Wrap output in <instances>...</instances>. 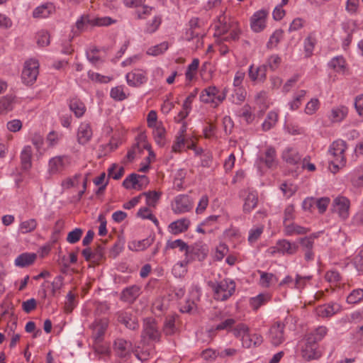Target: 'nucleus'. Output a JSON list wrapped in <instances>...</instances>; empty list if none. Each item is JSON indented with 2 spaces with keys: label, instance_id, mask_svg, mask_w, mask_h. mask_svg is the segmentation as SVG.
<instances>
[{
  "label": "nucleus",
  "instance_id": "nucleus-13",
  "mask_svg": "<svg viewBox=\"0 0 363 363\" xmlns=\"http://www.w3.org/2000/svg\"><path fill=\"white\" fill-rule=\"evenodd\" d=\"M92 135L93 131L91 125L86 122L81 123L77 130V142L80 145H86L90 141Z\"/></svg>",
  "mask_w": 363,
  "mask_h": 363
},
{
  "label": "nucleus",
  "instance_id": "nucleus-35",
  "mask_svg": "<svg viewBox=\"0 0 363 363\" xmlns=\"http://www.w3.org/2000/svg\"><path fill=\"white\" fill-rule=\"evenodd\" d=\"M329 66L335 72L342 74L345 73L347 70L345 60L342 56L333 57L329 62Z\"/></svg>",
  "mask_w": 363,
  "mask_h": 363
},
{
  "label": "nucleus",
  "instance_id": "nucleus-34",
  "mask_svg": "<svg viewBox=\"0 0 363 363\" xmlns=\"http://www.w3.org/2000/svg\"><path fill=\"white\" fill-rule=\"evenodd\" d=\"M153 238H145L142 240H133L128 243V248L133 251H142L152 245Z\"/></svg>",
  "mask_w": 363,
  "mask_h": 363
},
{
  "label": "nucleus",
  "instance_id": "nucleus-58",
  "mask_svg": "<svg viewBox=\"0 0 363 363\" xmlns=\"http://www.w3.org/2000/svg\"><path fill=\"white\" fill-rule=\"evenodd\" d=\"M82 177V174H75L73 177L67 178L62 183V185L65 189H69L77 186L79 184V179Z\"/></svg>",
  "mask_w": 363,
  "mask_h": 363
},
{
  "label": "nucleus",
  "instance_id": "nucleus-54",
  "mask_svg": "<svg viewBox=\"0 0 363 363\" xmlns=\"http://www.w3.org/2000/svg\"><path fill=\"white\" fill-rule=\"evenodd\" d=\"M187 264L188 261H183L174 264L172 268V272L174 276L177 277H183L186 272Z\"/></svg>",
  "mask_w": 363,
  "mask_h": 363
},
{
  "label": "nucleus",
  "instance_id": "nucleus-37",
  "mask_svg": "<svg viewBox=\"0 0 363 363\" xmlns=\"http://www.w3.org/2000/svg\"><path fill=\"white\" fill-rule=\"evenodd\" d=\"M260 274V279L259 284L262 287L269 288L272 284L276 283L278 281L277 277L272 274L262 271H258Z\"/></svg>",
  "mask_w": 363,
  "mask_h": 363
},
{
  "label": "nucleus",
  "instance_id": "nucleus-55",
  "mask_svg": "<svg viewBox=\"0 0 363 363\" xmlns=\"http://www.w3.org/2000/svg\"><path fill=\"white\" fill-rule=\"evenodd\" d=\"M138 174L133 173L130 174L123 182V186L125 189H137V184H138Z\"/></svg>",
  "mask_w": 363,
  "mask_h": 363
},
{
  "label": "nucleus",
  "instance_id": "nucleus-17",
  "mask_svg": "<svg viewBox=\"0 0 363 363\" xmlns=\"http://www.w3.org/2000/svg\"><path fill=\"white\" fill-rule=\"evenodd\" d=\"M249 77L252 81L264 82L267 78V65L255 67L253 65L249 67Z\"/></svg>",
  "mask_w": 363,
  "mask_h": 363
},
{
  "label": "nucleus",
  "instance_id": "nucleus-29",
  "mask_svg": "<svg viewBox=\"0 0 363 363\" xmlns=\"http://www.w3.org/2000/svg\"><path fill=\"white\" fill-rule=\"evenodd\" d=\"M258 203V196L255 191L248 192L245 199L243 204V211L245 213H250L255 209Z\"/></svg>",
  "mask_w": 363,
  "mask_h": 363
},
{
  "label": "nucleus",
  "instance_id": "nucleus-41",
  "mask_svg": "<svg viewBox=\"0 0 363 363\" xmlns=\"http://www.w3.org/2000/svg\"><path fill=\"white\" fill-rule=\"evenodd\" d=\"M167 309V301L164 298H158L152 303V311L157 315H160Z\"/></svg>",
  "mask_w": 363,
  "mask_h": 363
},
{
  "label": "nucleus",
  "instance_id": "nucleus-42",
  "mask_svg": "<svg viewBox=\"0 0 363 363\" xmlns=\"http://www.w3.org/2000/svg\"><path fill=\"white\" fill-rule=\"evenodd\" d=\"M140 287L138 286H131L126 288L122 292V296L125 301H132L136 298L140 294Z\"/></svg>",
  "mask_w": 363,
  "mask_h": 363
},
{
  "label": "nucleus",
  "instance_id": "nucleus-63",
  "mask_svg": "<svg viewBox=\"0 0 363 363\" xmlns=\"http://www.w3.org/2000/svg\"><path fill=\"white\" fill-rule=\"evenodd\" d=\"M281 62V57L277 55L270 56L267 61V67H269L272 71H275Z\"/></svg>",
  "mask_w": 363,
  "mask_h": 363
},
{
  "label": "nucleus",
  "instance_id": "nucleus-59",
  "mask_svg": "<svg viewBox=\"0 0 363 363\" xmlns=\"http://www.w3.org/2000/svg\"><path fill=\"white\" fill-rule=\"evenodd\" d=\"M82 233L83 231L81 228H75L74 230L68 233L67 237V241L69 243L74 244L80 240Z\"/></svg>",
  "mask_w": 363,
  "mask_h": 363
},
{
  "label": "nucleus",
  "instance_id": "nucleus-15",
  "mask_svg": "<svg viewBox=\"0 0 363 363\" xmlns=\"http://www.w3.org/2000/svg\"><path fill=\"white\" fill-rule=\"evenodd\" d=\"M267 13L264 10H260L254 13L251 18V28L255 32L262 31L266 26Z\"/></svg>",
  "mask_w": 363,
  "mask_h": 363
},
{
  "label": "nucleus",
  "instance_id": "nucleus-48",
  "mask_svg": "<svg viewBox=\"0 0 363 363\" xmlns=\"http://www.w3.org/2000/svg\"><path fill=\"white\" fill-rule=\"evenodd\" d=\"M363 299V289H354L347 297V302L350 304H355Z\"/></svg>",
  "mask_w": 363,
  "mask_h": 363
},
{
  "label": "nucleus",
  "instance_id": "nucleus-33",
  "mask_svg": "<svg viewBox=\"0 0 363 363\" xmlns=\"http://www.w3.org/2000/svg\"><path fill=\"white\" fill-rule=\"evenodd\" d=\"M36 258L34 253H23L15 259V264L21 267H25L33 264Z\"/></svg>",
  "mask_w": 363,
  "mask_h": 363
},
{
  "label": "nucleus",
  "instance_id": "nucleus-12",
  "mask_svg": "<svg viewBox=\"0 0 363 363\" xmlns=\"http://www.w3.org/2000/svg\"><path fill=\"white\" fill-rule=\"evenodd\" d=\"M192 207V202L186 195L177 196L172 203V211L177 214L188 212Z\"/></svg>",
  "mask_w": 363,
  "mask_h": 363
},
{
  "label": "nucleus",
  "instance_id": "nucleus-44",
  "mask_svg": "<svg viewBox=\"0 0 363 363\" xmlns=\"http://www.w3.org/2000/svg\"><path fill=\"white\" fill-rule=\"evenodd\" d=\"M278 114L276 112L270 111L262 123V129L264 131L270 130L277 122Z\"/></svg>",
  "mask_w": 363,
  "mask_h": 363
},
{
  "label": "nucleus",
  "instance_id": "nucleus-46",
  "mask_svg": "<svg viewBox=\"0 0 363 363\" xmlns=\"http://www.w3.org/2000/svg\"><path fill=\"white\" fill-rule=\"evenodd\" d=\"M153 10L152 7L143 4L135 10V13L138 19H146L148 16H152Z\"/></svg>",
  "mask_w": 363,
  "mask_h": 363
},
{
  "label": "nucleus",
  "instance_id": "nucleus-7",
  "mask_svg": "<svg viewBox=\"0 0 363 363\" xmlns=\"http://www.w3.org/2000/svg\"><path fill=\"white\" fill-rule=\"evenodd\" d=\"M71 163V158L68 155L56 156L51 158L48 163V171L51 174L62 172Z\"/></svg>",
  "mask_w": 363,
  "mask_h": 363
},
{
  "label": "nucleus",
  "instance_id": "nucleus-47",
  "mask_svg": "<svg viewBox=\"0 0 363 363\" xmlns=\"http://www.w3.org/2000/svg\"><path fill=\"white\" fill-rule=\"evenodd\" d=\"M169 48L167 42H162L155 46L148 48L147 54L150 55L157 56L164 52Z\"/></svg>",
  "mask_w": 363,
  "mask_h": 363
},
{
  "label": "nucleus",
  "instance_id": "nucleus-50",
  "mask_svg": "<svg viewBox=\"0 0 363 363\" xmlns=\"http://www.w3.org/2000/svg\"><path fill=\"white\" fill-rule=\"evenodd\" d=\"M142 196L146 197V203L148 206H155L156 203L160 199V193L157 191H147L141 194Z\"/></svg>",
  "mask_w": 363,
  "mask_h": 363
},
{
  "label": "nucleus",
  "instance_id": "nucleus-52",
  "mask_svg": "<svg viewBox=\"0 0 363 363\" xmlns=\"http://www.w3.org/2000/svg\"><path fill=\"white\" fill-rule=\"evenodd\" d=\"M199 65V60L194 59L192 62L188 66L185 73L186 78L188 81H191L198 69Z\"/></svg>",
  "mask_w": 363,
  "mask_h": 363
},
{
  "label": "nucleus",
  "instance_id": "nucleus-57",
  "mask_svg": "<svg viewBox=\"0 0 363 363\" xmlns=\"http://www.w3.org/2000/svg\"><path fill=\"white\" fill-rule=\"evenodd\" d=\"M191 252L197 256L199 260H203L208 252V249L206 245H196L192 248Z\"/></svg>",
  "mask_w": 363,
  "mask_h": 363
},
{
  "label": "nucleus",
  "instance_id": "nucleus-6",
  "mask_svg": "<svg viewBox=\"0 0 363 363\" xmlns=\"http://www.w3.org/2000/svg\"><path fill=\"white\" fill-rule=\"evenodd\" d=\"M160 336L161 334L155 320L152 318H145L143 323L142 338L147 337L152 341L157 342L160 340Z\"/></svg>",
  "mask_w": 363,
  "mask_h": 363
},
{
  "label": "nucleus",
  "instance_id": "nucleus-11",
  "mask_svg": "<svg viewBox=\"0 0 363 363\" xmlns=\"http://www.w3.org/2000/svg\"><path fill=\"white\" fill-rule=\"evenodd\" d=\"M350 201L344 196H338L335 198L333 203V211L337 213L339 217L345 220L349 216Z\"/></svg>",
  "mask_w": 363,
  "mask_h": 363
},
{
  "label": "nucleus",
  "instance_id": "nucleus-21",
  "mask_svg": "<svg viewBox=\"0 0 363 363\" xmlns=\"http://www.w3.org/2000/svg\"><path fill=\"white\" fill-rule=\"evenodd\" d=\"M190 225V220L184 218L175 220L169 225V232L173 235H178L186 232Z\"/></svg>",
  "mask_w": 363,
  "mask_h": 363
},
{
  "label": "nucleus",
  "instance_id": "nucleus-51",
  "mask_svg": "<svg viewBox=\"0 0 363 363\" xmlns=\"http://www.w3.org/2000/svg\"><path fill=\"white\" fill-rule=\"evenodd\" d=\"M264 230L263 225L256 226L249 231L248 241L252 244L257 241Z\"/></svg>",
  "mask_w": 363,
  "mask_h": 363
},
{
  "label": "nucleus",
  "instance_id": "nucleus-4",
  "mask_svg": "<svg viewBox=\"0 0 363 363\" xmlns=\"http://www.w3.org/2000/svg\"><path fill=\"white\" fill-rule=\"evenodd\" d=\"M226 97V92L223 91L220 93L218 89L214 86H208L203 89L200 95V99L206 104H211L213 106L216 107L222 103Z\"/></svg>",
  "mask_w": 363,
  "mask_h": 363
},
{
  "label": "nucleus",
  "instance_id": "nucleus-10",
  "mask_svg": "<svg viewBox=\"0 0 363 363\" xmlns=\"http://www.w3.org/2000/svg\"><path fill=\"white\" fill-rule=\"evenodd\" d=\"M302 356L306 360H312L321 356L318 344L312 336H307L305 347L302 350Z\"/></svg>",
  "mask_w": 363,
  "mask_h": 363
},
{
  "label": "nucleus",
  "instance_id": "nucleus-32",
  "mask_svg": "<svg viewBox=\"0 0 363 363\" xmlns=\"http://www.w3.org/2000/svg\"><path fill=\"white\" fill-rule=\"evenodd\" d=\"M149 144L145 142H137L135 144H134L132 147L128 151L127 155H126V160L128 162H132L135 157V155L138 153H140L143 148H148Z\"/></svg>",
  "mask_w": 363,
  "mask_h": 363
},
{
  "label": "nucleus",
  "instance_id": "nucleus-8",
  "mask_svg": "<svg viewBox=\"0 0 363 363\" xmlns=\"http://www.w3.org/2000/svg\"><path fill=\"white\" fill-rule=\"evenodd\" d=\"M284 329L285 325L281 322H277L271 326L269 330V338L273 345L278 346L284 341Z\"/></svg>",
  "mask_w": 363,
  "mask_h": 363
},
{
  "label": "nucleus",
  "instance_id": "nucleus-18",
  "mask_svg": "<svg viewBox=\"0 0 363 363\" xmlns=\"http://www.w3.org/2000/svg\"><path fill=\"white\" fill-rule=\"evenodd\" d=\"M126 80L130 86H140L146 81L145 73L142 70L135 69L126 74Z\"/></svg>",
  "mask_w": 363,
  "mask_h": 363
},
{
  "label": "nucleus",
  "instance_id": "nucleus-27",
  "mask_svg": "<svg viewBox=\"0 0 363 363\" xmlns=\"http://www.w3.org/2000/svg\"><path fill=\"white\" fill-rule=\"evenodd\" d=\"M282 158L286 163L291 165L298 164L301 160V157L298 152L294 148L291 147H288L283 151Z\"/></svg>",
  "mask_w": 363,
  "mask_h": 363
},
{
  "label": "nucleus",
  "instance_id": "nucleus-31",
  "mask_svg": "<svg viewBox=\"0 0 363 363\" xmlns=\"http://www.w3.org/2000/svg\"><path fill=\"white\" fill-rule=\"evenodd\" d=\"M69 106L70 110L77 118L82 117L86 111L85 105L81 100L77 98L72 99L69 101Z\"/></svg>",
  "mask_w": 363,
  "mask_h": 363
},
{
  "label": "nucleus",
  "instance_id": "nucleus-26",
  "mask_svg": "<svg viewBox=\"0 0 363 363\" xmlns=\"http://www.w3.org/2000/svg\"><path fill=\"white\" fill-rule=\"evenodd\" d=\"M262 342L263 338L261 335L257 333L250 334L249 332L247 335L243 337L242 345L244 347L250 348L260 345Z\"/></svg>",
  "mask_w": 363,
  "mask_h": 363
},
{
  "label": "nucleus",
  "instance_id": "nucleus-39",
  "mask_svg": "<svg viewBox=\"0 0 363 363\" xmlns=\"http://www.w3.org/2000/svg\"><path fill=\"white\" fill-rule=\"evenodd\" d=\"M175 318L174 315H169L166 317L164 326L163 332L166 335H172L175 333L177 329L175 327Z\"/></svg>",
  "mask_w": 363,
  "mask_h": 363
},
{
  "label": "nucleus",
  "instance_id": "nucleus-61",
  "mask_svg": "<svg viewBox=\"0 0 363 363\" xmlns=\"http://www.w3.org/2000/svg\"><path fill=\"white\" fill-rule=\"evenodd\" d=\"M315 44V39L308 35L306 39L304 42V49L306 52V57H310L312 55L313 50L314 49Z\"/></svg>",
  "mask_w": 363,
  "mask_h": 363
},
{
  "label": "nucleus",
  "instance_id": "nucleus-36",
  "mask_svg": "<svg viewBox=\"0 0 363 363\" xmlns=\"http://www.w3.org/2000/svg\"><path fill=\"white\" fill-rule=\"evenodd\" d=\"M54 10L52 4H46L37 7L33 12L34 18H47Z\"/></svg>",
  "mask_w": 363,
  "mask_h": 363
},
{
  "label": "nucleus",
  "instance_id": "nucleus-38",
  "mask_svg": "<svg viewBox=\"0 0 363 363\" xmlns=\"http://www.w3.org/2000/svg\"><path fill=\"white\" fill-rule=\"evenodd\" d=\"M32 148L28 145L24 147L21 154L22 167L28 169L31 167Z\"/></svg>",
  "mask_w": 363,
  "mask_h": 363
},
{
  "label": "nucleus",
  "instance_id": "nucleus-16",
  "mask_svg": "<svg viewBox=\"0 0 363 363\" xmlns=\"http://www.w3.org/2000/svg\"><path fill=\"white\" fill-rule=\"evenodd\" d=\"M277 252L284 255H293L298 250V245L295 242H290L288 240H280L277 242Z\"/></svg>",
  "mask_w": 363,
  "mask_h": 363
},
{
  "label": "nucleus",
  "instance_id": "nucleus-64",
  "mask_svg": "<svg viewBox=\"0 0 363 363\" xmlns=\"http://www.w3.org/2000/svg\"><path fill=\"white\" fill-rule=\"evenodd\" d=\"M111 96L116 101H123L126 99L123 88L121 86H116L111 90Z\"/></svg>",
  "mask_w": 363,
  "mask_h": 363
},
{
  "label": "nucleus",
  "instance_id": "nucleus-9",
  "mask_svg": "<svg viewBox=\"0 0 363 363\" xmlns=\"http://www.w3.org/2000/svg\"><path fill=\"white\" fill-rule=\"evenodd\" d=\"M218 34L225 35L222 40L225 41L236 40L239 38L240 30L236 25L222 24L220 22L216 26Z\"/></svg>",
  "mask_w": 363,
  "mask_h": 363
},
{
  "label": "nucleus",
  "instance_id": "nucleus-49",
  "mask_svg": "<svg viewBox=\"0 0 363 363\" xmlns=\"http://www.w3.org/2000/svg\"><path fill=\"white\" fill-rule=\"evenodd\" d=\"M231 331L233 334L236 337H241V340H243V337L247 335L248 333L250 332L249 328L243 324L240 323L237 325H235L233 329H231Z\"/></svg>",
  "mask_w": 363,
  "mask_h": 363
},
{
  "label": "nucleus",
  "instance_id": "nucleus-53",
  "mask_svg": "<svg viewBox=\"0 0 363 363\" xmlns=\"http://www.w3.org/2000/svg\"><path fill=\"white\" fill-rule=\"evenodd\" d=\"M235 320L233 318H228L224 321L221 322L218 325H217L215 328H212L209 331H216V330H226L229 331L232 329L233 326L235 325Z\"/></svg>",
  "mask_w": 363,
  "mask_h": 363
},
{
  "label": "nucleus",
  "instance_id": "nucleus-23",
  "mask_svg": "<svg viewBox=\"0 0 363 363\" xmlns=\"http://www.w3.org/2000/svg\"><path fill=\"white\" fill-rule=\"evenodd\" d=\"M108 325V320L106 318L96 319L91 324L93 335L96 339H100L105 333Z\"/></svg>",
  "mask_w": 363,
  "mask_h": 363
},
{
  "label": "nucleus",
  "instance_id": "nucleus-45",
  "mask_svg": "<svg viewBox=\"0 0 363 363\" xmlns=\"http://www.w3.org/2000/svg\"><path fill=\"white\" fill-rule=\"evenodd\" d=\"M37 220L34 218L23 221L19 225V229L22 233L33 232L37 227Z\"/></svg>",
  "mask_w": 363,
  "mask_h": 363
},
{
  "label": "nucleus",
  "instance_id": "nucleus-20",
  "mask_svg": "<svg viewBox=\"0 0 363 363\" xmlns=\"http://www.w3.org/2000/svg\"><path fill=\"white\" fill-rule=\"evenodd\" d=\"M283 225L284 233L286 236L305 235L310 231L308 228L301 226L292 221Z\"/></svg>",
  "mask_w": 363,
  "mask_h": 363
},
{
  "label": "nucleus",
  "instance_id": "nucleus-43",
  "mask_svg": "<svg viewBox=\"0 0 363 363\" xmlns=\"http://www.w3.org/2000/svg\"><path fill=\"white\" fill-rule=\"evenodd\" d=\"M167 249L179 248L181 252H185L186 255L189 254V248L188 245L182 240L178 239L174 241L169 240L166 245Z\"/></svg>",
  "mask_w": 363,
  "mask_h": 363
},
{
  "label": "nucleus",
  "instance_id": "nucleus-28",
  "mask_svg": "<svg viewBox=\"0 0 363 363\" xmlns=\"http://www.w3.org/2000/svg\"><path fill=\"white\" fill-rule=\"evenodd\" d=\"M340 309V306L337 303H331L319 306L316 309L317 314L321 317H330L335 314Z\"/></svg>",
  "mask_w": 363,
  "mask_h": 363
},
{
  "label": "nucleus",
  "instance_id": "nucleus-40",
  "mask_svg": "<svg viewBox=\"0 0 363 363\" xmlns=\"http://www.w3.org/2000/svg\"><path fill=\"white\" fill-rule=\"evenodd\" d=\"M153 135L155 142L160 146H163L165 143L166 130L162 124L153 127Z\"/></svg>",
  "mask_w": 363,
  "mask_h": 363
},
{
  "label": "nucleus",
  "instance_id": "nucleus-2",
  "mask_svg": "<svg viewBox=\"0 0 363 363\" xmlns=\"http://www.w3.org/2000/svg\"><path fill=\"white\" fill-rule=\"evenodd\" d=\"M214 294L213 297L217 301H226L235 292V283L231 279H223L217 283H209Z\"/></svg>",
  "mask_w": 363,
  "mask_h": 363
},
{
  "label": "nucleus",
  "instance_id": "nucleus-24",
  "mask_svg": "<svg viewBox=\"0 0 363 363\" xmlns=\"http://www.w3.org/2000/svg\"><path fill=\"white\" fill-rule=\"evenodd\" d=\"M259 163H264L268 168H273L277 166L276 150L274 147H269L267 149L264 155L259 158Z\"/></svg>",
  "mask_w": 363,
  "mask_h": 363
},
{
  "label": "nucleus",
  "instance_id": "nucleus-56",
  "mask_svg": "<svg viewBox=\"0 0 363 363\" xmlns=\"http://www.w3.org/2000/svg\"><path fill=\"white\" fill-rule=\"evenodd\" d=\"M37 43L40 47H45L50 44V35L47 31H39L36 35Z\"/></svg>",
  "mask_w": 363,
  "mask_h": 363
},
{
  "label": "nucleus",
  "instance_id": "nucleus-3",
  "mask_svg": "<svg viewBox=\"0 0 363 363\" xmlns=\"http://www.w3.org/2000/svg\"><path fill=\"white\" fill-rule=\"evenodd\" d=\"M205 32L199 25L198 18H192L189 21V28L185 33V39L188 41H193L195 43L194 49L197 50L203 47V38Z\"/></svg>",
  "mask_w": 363,
  "mask_h": 363
},
{
  "label": "nucleus",
  "instance_id": "nucleus-14",
  "mask_svg": "<svg viewBox=\"0 0 363 363\" xmlns=\"http://www.w3.org/2000/svg\"><path fill=\"white\" fill-rule=\"evenodd\" d=\"M116 315L117 320L121 324H123L127 328L135 330L139 328L137 319L133 317L131 313L121 311H118Z\"/></svg>",
  "mask_w": 363,
  "mask_h": 363
},
{
  "label": "nucleus",
  "instance_id": "nucleus-22",
  "mask_svg": "<svg viewBox=\"0 0 363 363\" xmlns=\"http://www.w3.org/2000/svg\"><path fill=\"white\" fill-rule=\"evenodd\" d=\"M298 242L301 245V250L304 254V259L306 262H311L314 259L315 254L313 250V245L310 238H300Z\"/></svg>",
  "mask_w": 363,
  "mask_h": 363
},
{
  "label": "nucleus",
  "instance_id": "nucleus-30",
  "mask_svg": "<svg viewBox=\"0 0 363 363\" xmlns=\"http://www.w3.org/2000/svg\"><path fill=\"white\" fill-rule=\"evenodd\" d=\"M162 23V18L160 15L155 14L148 20L145 26L144 32L152 34L156 32Z\"/></svg>",
  "mask_w": 363,
  "mask_h": 363
},
{
  "label": "nucleus",
  "instance_id": "nucleus-5",
  "mask_svg": "<svg viewBox=\"0 0 363 363\" xmlns=\"http://www.w3.org/2000/svg\"><path fill=\"white\" fill-rule=\"evenodd\" d=\"M38 68L39 63L35 60L30 59L25 62L21 73V79L25 84L31 85L36 81Z\"/></svg>",
  "mask_w": 363,
  "mask_h": 363
},
{
  "label": "nucleus",
  "instance_id": "nucleus-19",
  "mask_svg": "<svg viewBox=\"0 0 363 363\" xmlns=\"http://www.w3.org/2000/svg\"><path fill=\"white\" fill-rule=\"evenodd\" d=\"M114 350L118 355L124 357L130 354L132 350V342L123 338H117L114 342Z\"/></svg>",
  "mask_w": 363,
  "mask_h": 363
},
{
  "label": "nucleus",
  "instance_id": "nucleus-62",
  "mask_svg": "<svg viewBox=\"0 0 363 363\" xmlns=\"http://www.w3.org/2000/svg\"><path fill=\"white\" fill-rule=\"evenodd\" d=\"M246 91L242 87H237L233 94V102L235 104H241L246 97Z\"/></svg>",
  "mask_w": 363,
  "mask_h": 363
},
{
  "label": "nucleus",
  "instance_id": "nucleus-60",
  "mask_svg": "<svg viewBox=\"0 0 363 363\" xmlns=\"http://www.w3.org/2000/svg\"><path fill=\"white\" fill-rule=\"evenodd\" d=\"M295 208L294 205H289L286 207L284 212L283 225L291 222L295 218Z\"/></svg>",
  "mask_w": 363,
  "mask_h": 363
},
{
  "label": "nucleus",
  "instance_id": "nucleus-1",
  "mask_svg": "<svg viewBox=\"0 0 363 363\" xmlns=\"http://www.w3.org/2000/svg\"><path fill=\"white\" fill-rule=\"evenodd\" d=\"M347 149V144L344 140H337L334 141L330 148L329 154L333 157L331 164L333 165L334 173L337 172L340 168L345 166L346 158L345 152Z\"/></svg>",
  "mask_w": 363,
  "mask_h": 363
},
{
  "label": "nucleus",
  "instance_id": "nucleus-25",
  "mask_svg": "<svg viewBox=\"0 0 363 363\" xmlns=\"http://www.w3.org/2000/svg\"><path fill=\"white\" fill-rule=\"evenodd\" d=\"M348 113V108L345 106H339L331 109L329 118L332 123L342 121Z\"/></svg>",
  "mask_w": 363,
  "mask_h": 363
}]
</instances>
